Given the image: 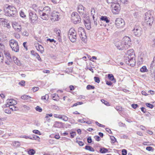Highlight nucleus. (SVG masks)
Listing matches in <instances>:
<instances>
[{
	"mask_svg": "<svg viewBox=\"0 0 155 155\" xmlns=\"http://www.w3.org/2000/svg\"><path fill=\"white\" fill-rule=\"evenodd\" d=\"M5 15L9 17H14L16 15L17 11L15 8L13 6H5L4 9Z\"/></svg>",
	"mask_w": 155,
	"mask_h": 155,
	"instance_id": "f257e3e1",
	"label": "nucleus"
},
{
	"mask_svg": "<svg viewBox=\"0 0 155 155\" xmlns=\"http://www.w3.org/2000/svg\"><path fill=\"white\" fill-rule=\"evenodd\" d=\"M51 10L49 7L47 6L44 8L42 10H40L39 15L41 18L44 20H47L48 17L51 15Z\"/></svg>",
	"mask_w": 155,
	"mask_h": 155,
	"instance_id": "f03ea898",
	"label": "nucleus"
},
{
	"mask_svg": "<svg viewBox=\"0 0 155 155\" xmlns=\"http://www.w3.org/2000/svg\"><path fill=\"white\" fill-rule=\"evenodd\" d=\"M144 17L146 24L149 26H151L153 22V18L150 13L149 12L146 13Z\"/></svg>",
	"mask_w": 155,
	"mask_h": 155,
	"instance_id": "7ed1b4c3",
	"label": "nucleus"
},
{
	"mask_svg": "<svg viewBox=\"0 0 155 155\" xmlns=\"http://www.w3.org/2000/svg\"><path fill=\"white\" fill-rule=\"evenodd\" d=\"M68 35L70 40L72 42L75 41L77 38L76 32L75 29L71 28L69 30Z\"/></svg>",
	"mask_w": 155,
	"mask_h": 155,
	"instance_id": "20e7f679",
	"label": "nucleus"
},
{
	"mask_svg": "<svg viewBox=\"0 0 155 155\" xmlns=\"http://www.w3.org/2000/svg\"><path fill=\"white\" fill-rule=\"evenodd\" d=\"M10 46L12 51L18 52L19 50V47L18 42L14 39H11L9 41Z\"/></svg>",
	"mask_w": 155,
	"mask_h": 155,
	"instance_id": "39448f33",
	"label": "nucleus"
},
{
	"mask_svg": "<svg viewBox=\"0 0 155 155\" xmlns=\"http://www.w3.org/2000/svg\"><path fill=\"white\" fill-rule=\"evenodd\" d=\"M131 57H126L124 60L125 63L128 65H130L131 66H134L136 64V61L135 60V56L132 54Z\"/></svg>",
	"mask_w": 155,
	"mask_h": 155,
	"instance_id": "423d86ee",
	"label": "nucleus"
},
{
	"mask_svg": "<svg viewBox=\"0 0 155 155\" xmlns=\"http://www.w3.org/2000/svg\"><path fill=\"white\" fill-rule=\"evenodd\" d=\"M71 19L73 23L74 24L79 23L81 21L80 16L77 13L75 12H74L72 13L71 15Z\"/></svg>",
	"mask_w": 155,
	"mask_h": 155,
	"instance_id": "0eeeda50",
	"label": "nucleus"
},
{
	"mask_svg": "<svg viewBox=\"0 0 155 155\" xmlns=\"http://www.w3.org/2000/svg\"><path fill=\"white\" fill-rule=\"evenodd\" d=\"M29 18L30 21L31 23H34L38 18V17L36 13L33 11H29Z\"/></svg>",
	"mask_w": 155,
	"mask_h": 155,
	"instance_id": "6e6552de",
	"label": "nucleus"
},
{
	"mask_svg": "<svg viewBox=\"0 0 155 155\" xmlns=\"http://www.w3.org/2000/svg\"><path fill=\"white\" fill-rule=\"evenodd\" d=\"M123 43L126 49L130 48L131 45L130 38L127 36H125L122 39Z\"/></svg>",
	"mask_w": 155,
	"mask_h": 155,
	"instance_id": "1a4fd4ad",
	"label": "nucleus"
},
{
	"mask_svg": "<svg viewBox=\"0 0 155 155\" xmlns=\"http://www.w3.org/2000/svg\"><path fill=\"white\" fill-rule=\"evenodd\" d=\"M125 24L124 20L121 18H117L115 20V25L118 28L123 27L125 25Z\"/></svg>",
	"mask_w": 155,
	"mask_h": 155,
	"instance_id": "9d476101",
	"label": "nucleus"
},
{
	"mask_svg": "<svg viewBox=\"0 0 155 155\" xmlns=\"http://www.w3.org/2000/svg\"><path fill=\"white\" fill-rule=\"evenodd\" d=\"M8 21V20L5 18H0V25L9 28H11V26Z\"/></svg>",
	"mask_w": 155,
	"mask_h": 155,
	"instance_id": "9b49d317",
	"label": "nucleus"
},
{
	"mask_svg": "<svg viewBox=\"0 0 155 155\" xmlns=\"http://www.w3.org/2000/svg\"><path fill=\"white\" fill-rule=\"evenodd\" d=\"M84 21L85 25L87 29L88 30L91 28V21L88 16L87 17H85L84 16Z\"/></svg>",
	"mask_w": 155,
	"mask_h": 155,
	"instance_id": "f8f14e48",
	"label": "nucleus"
},
{
	"mask_svg": "<svg viewBox=\"0 0 155 155\" xmlns=\"http://www.w3.org/2000/svg\"><path fill=\"white\" fill-rule=\"evenodd\" d=\"M141 28L139 26H135L133 31L136 36L139 37L142 34Z\"/></svg>",
	"mask_w": 155,
	"mask_h": 155,
	"instance_id": "ddd939ff",
	"label": "nucleus"
},
{
	"mask_svg": "<svg viewBox=\"0 0 155 155\" xmlns=\"http://www.w3.org/2000/svg\"><path fill=\"white\" fill-rule=\"evenodd\" d=\"M115 45L117 48L119 50L126 49L124 45V44L122 40L119 41L115 43Z\"/></svg>",
	"mask_w": 155,
	"mask_h": 155,
	"instance_id": "4468645a",
	"label": "nucleus"
},
{
	"mask_svg": "<svg viewBox=\"0 0 155 155\" xmlns=\"http://www.w3.org/2000/svg\"><path fill=\"white\" fill-rule=\"evenodd\" d=\"M78 11L80 15H84L85 12V8L82 5H79L77 8ZM85 16V15H84Z\"/></svg>",
	"mask_w": 155,
	"mask_h": 155,
	"instance_id": "2eb2a0df",
	"label": "nucleus"
},
{
	"mask_svg": "<svg viewBox=\"0 0 155 155\" xmlns=\"http://www.w3.org/2000/svg\"><path fill=\"white\" fill-rule=\"evenodd\" d=\"M78 33L82 41H85L86 39V36L85 35H84V37H82V33L84 34V29L81 27H79L78 28Z\"/></svg>",
	"mask_w": 155,
	"mask_h": 155,
	"instance_id": "dca6fc26",
	"label": "nucleus"
},
{
	"mask_svg": "<svg viewBox=\"0 0 155 155\" xmlns=\"http://www.w3.org/2000/svg\"><path fill=\"white\" fill-rule=\"evenodd\" d=\"M58 13L56 11H54L51 15V20L52 21H55L58 20Z\"/></svg>",
	"mask_w": 155,
	"mask_h": 155,
	"instance_id": "f3484780",
	"label": "nucleus"
},
{
	"mask_svg": "<svg viewBox=\"0 0 155 155\" xmlns=\"http://www.w3.org/2000/svg\"><path fill=\"white\" fill-rule=\"evenodd\" d=\"M150 68L152 74H155V56L154 57L153 60L151 63Z\"/></svg>",
	"mask_w": 155,
	"mask_h": 155,
	"instance_id": "a211bd4d",
	"label": "nucleus"
},
{
	"mask_svg": "<svg viewBox=\"0 0 155 155\" xmlns=\"http://www.w3.org/2000/svg\"><path fill=\"white\" fill-rule=\"evenodd\" d=\"M12 27L15 31L17 32H20L21 30V26L17 23H15L12 24Z\"/></svg>",
	"mask_w": 155,
	"mask_h": 155,
	"instance_id": "6ab92c4d",
	"label": "nucleus"
},
{
	"mask_svg": "<svg viewBox=\"0 0 155 155\" xmlns=\"http://www.w3.org/2000/svg\"><path fill=\"white\" fill-rule=\"evenodd\" d=\"M8 103H9V105H15L17 104V101L13 99H10L7 100Z\"/></svg>",
	"mask_w": 155,
	"mask_h": 155,
	"instance_id": "aec40b11",
	"label": "nucleus"
},
{
	"mask_svg": "<svg viewBox=\"0 0 155 155\" xmlns=\"http://www.w3.org/2000/svg\"><path fill=\"white\" fill-rule=\"evenodd\" d=\"M4 53L7 60H9V61H11L12 60L10 53L6 51H4Z\"/></svg>",
	"mask_w": 155,
	"mask_h": 155,
	"instance_id": "412c9836",
	"label": "nucleus"
},
{
	"mask_svg": "<svg viewBox=\"0 0 155 155\" xmlns=\"http://www.w3.org/2000/svg\"><path fill=\"white\" fill-rule=\"evenodd\" d=\"M62 123L60 122L56 121L55 122L54 126L55 127L60 128L62 126Z\"/></svg>",
	"mask_w": 155,
	"mask_h": 155,
	"instance_id": "4be33fe9",
	"label": "nucleus"
},
{
	"mask_svg": "<svg viewBox=\"0 0 155 155\" xmlns=\"http://www.w3.org/2000/svg\"><path fill=\"white\" fill-rule=\"evenodd\" d=\"M13 61L15 64L18 66H20L21 65V62L16 57L14 56L13 57Z\"/></svg>",
	"mask_w": 155,
	"mask_h": 155,
	"instance_id": "5701e85b",
	"label": "nucleus"
},
{
	"mask_svg": "<svg viewBox=\"0 0 155 155\" xmlns=\"http://www.w3.org/2000/svg\"><path fill=\"white\" fill-rule=\"evenodd\" d=\"M127 54L125 56V58H126V57H129V56L131 57V55H132V54H133L135 56V54L133 50H131L128 51H127Z\"/></svg>",
	"mask_w": 155,
	"mask_h": 155,
	"instance_id": "b1692460",
	"label": "nucleus"
},
{
	"mask_svg": "<svg viewBox=\"0 0 155 155\" xmlns=\"http://www.w3.org/2000/svg\"><path fill=\"white\" fill-rule=\"evenodd\" d=\"M100 19L101 20L105 21L106 23H109L110 21L108 20V18L106 16H101Z\"/></svg>",
	"mask_w": 155,
	"mask_h": 155,
	"instance_id": "393cba45",
	"label": "nucleus"
},
{
	"mask_svg": "<svg viewBox=\"0 0 155 155\" xmlns=\"http://www.w3.org/2000/svg\"><path fill=\"white\" fill-rule=\"evenodd\" d=\"M59 119H61L65 121H67L68 120V118L66 116L64 115H61L59 116Z\"/></svg>",
	"mask_w": 155,
	"mask_h": 155,
	"instance_id": "a878e982",
	"label": "nucleus"
},
{
	"mask_svg": "<svg viewBox=\"0 0 155 155\" xmlns=\"http://www.w3.org/2000/svg\"><path fill=\"white\" fill-rule=\"evenodd\" d=\"M9 108L11 109L12 111H16L18 110V108L17 107L15 106V105H9Z\"/></svg>",
	"mask_w": 155,
	"mask_h": 155,
	"instance_id": "bb28decb",
	"label": "nucleus"
},
{
	"mask_svg": "<svg viewBox=\"0 0 155 155\" xmlns=\"http://www.w3.org/2000/svg\"><path fill=\"white\" fill-rule=\"evenodd\" d=\"M108 150L107 149L104 147L101 148L100 149V152L101 153H105L107 152Z\"/></svg>",
	"mask_w": 155,
	"mask_h": 155,
	"instance_id": "cd10ccee",
	"label": "nucleus"
},
{
	"mask_svg": "<svg viewBox=\"0 0 155 155\" xmlns=\"http://www.w3.org/2000/svg\"><path fill=\"white\" fill-rule=\"evenodd\" d=\"M85 149L91 151L93 152L94 151V150L93 148L89 146H86L85 147Z\"/></svg>",
	"mask_w": 155,
	"mask_h": 155,
	"instance_id": "c85d7f7f",
	"label": "nucleus"
},
{
	"mask_svg": "<svg viewBox=\"0 0 155 155\" xmlns=\"http://www.w3.org/2000/svg\"><path fill=\"white\" fill-rule=\"evenodd\" d=\"M108 78L111 81L114 80V82H115V80L114 78V76L112 74H109L108 75Z\"/></svg>",
	"mask_w": 155,
	"mask_h": 155,
	"instance_id": "c756f323",
	"label": "nucleus"
},
{
	"mask_svg": "<svg viewBox=\"0 0 155 155\" xmlns=\"http://www.w3.org/2000/svg\"><path fill=\"white\" fill-rule=\"evenodd\" d=\"M119 6H117L115 5L114 7L113 10L116 11V12H118L120 10Z\"/></svg>",
	"mask_w": 155,
	"mask_h": 155,
	"instance_id": "7c9ffc66",
	"label": "nucleus"
},
{
	"mask_svg": "<svg viewBox=\"0 0 155 155\" xmlns=\"http://www.w3.org/2000/svg\"><path fill=\"white\" fill-rule=\"evenodd\" d=\"M35 153V152L33 149H30L28 151V153L30 155H33Z\"/></svg>",
	"mask_w": 155,
	"mask_h": 155,
	"instance_id": "2f4dec72",
	"label": "nucleus"
},
{
	"mask_svg": "<svg viewBox=\"0 0 155 155\" xmlns=\"http://www.w3.org/2000/svg\"><path fill=\"white\" fill-rule=\"evenodd\" d=\"M31 98V97L30 96H28V95H22L21 97V98L22 99H24V100L28 99H30Z\"/></svg>",
	"mask_w": 155,
	"mask_h": 155,
	"instance_id": "473e14b6",
	"label": "nucleus"
},
{
	"mask_svg": "<svg viewBox=\"0 0 155 155\" xmlns=\"http://www.w3.org/2000/svg\"><path fill=\"white\" fill-rule=\"evenodd\" d=\"M20 143L18 141H15L13 143V145L16 147H18L19 146Z\"/></svg>",
	"mask_w": 155,
	"mask_h": 155,
	"instance_id": "72a5a7b5",
	"label": "nucleus"
},
{
	"mask_svg": "<svg viewBox=\"0 0 155 155\" xmlns=\"http://www.w3.org/2000/svg\"><path fill=\"white\" fill-rule=\"evenodd\" d=\"M95 87L94 86L91 85H88L86 87V88L87 90L94 89Z\"/></svg>",
	"mask_w": 155,
	"mask_h": 155,
	"instance_id": "f704fd0d",
	"label": "nucleus"
},
{
	"mask_svg": "<svg viewBox=\"0 0 155 155\" xmlns=\"http://www.w3.org/2000/svg\"><path fill=\"white\" fill-rule=\"evenodd\" d=\"M147 70V69L146 68V67L145 66H143L140 69V71L141 72H144L146 71Z\"/></svg>",
	"mask_w": 155,
	"mask_h": 155,
	"instance_id": "c9c22d12",
	"label": "nucleus"
},
{
	"mask_svg": "<svg viewBox=\"0 0 155 155\" xmlns=\"http://www.w3.org/2000/svg\"><path fill=\"white\" fill-rule=\"evenodd\" d=\"M38 50L40 51L41 52H43L44 51V48L43 46L41 45H38Z\"/></svg>",
	"mask_w": 155,
	"mask_h": 155,
	"instance_id": "e433bc0d",
	"label": "nucleus"
},
{
	"mask_svg": "<svg viewBox=\"0 0 155 155\" xmlns=\"http://www.w3.org/2000/svg\"><path fill=\"white\" fill-rule=\"evenodd\" d=\"M54 31L56 33L57 35L61 37L60 35L61 33L60 30L56 29H55Z\"/></svg>",
	"mask_w": 155,
	"mask_h": 155,
	"instance_id": "4c0bfd02",
	"label": "nucleus"
},
{
	"mask_svg": "<svg viewBox=\"0 0 155 155\" xmlns=\"http://www.w3.org/2000/svg\"><path fill=\"white\" fill-rule=\"evenodd\" d=\"M49 98V96L48 94H46L45 96H43L41 97V99L44 100H48Z\"/></svg>",
	"mask_w": 155,
	"mask_h": 155,
	"instance_id": "58836bf2",
	"label": "nucleus"
},
{
	"mask_svg": "<svg viewBox=\"0 0 155 155\" xmlns=\"http://www.w3.org/2000/svg\"><path fill=\"white\" fill-rule=\"evenodd\" d=\"M52 97L54 100H56L57 97H58V95L56 94H53L52 95Z\"/></svg>",
	"mask_w": 155,
	"mask_h": 155,
	"instance_id": "ea45409f",
	"label": "nucleus"
},
{
	"mask_svg": "<svg viewBox=\"0 0 155 155\" xmlns=\"http://www.w3.org/2000/svg\"><path fill=\"white\" fill-rule=\"evenodd\" d=\"M83 104V103L82 102H78L74 104L73 105L71 106V107H74L78 105H81V104Z\"/></svg>",
	"mask_w": 155,
	"mask_h": 155,
	"instance_id": "a19ab883",
	"label": "nucleus"
},
{
	"mask_svg": "<svg viewBox=\"0 0 155 155\" xmlns=\"http://www.w3.org/2000/svg\"><path fill=\"white\" fill-rule=\"evenodd\" d=\"M36 110L39 112H41L42 111V109L39 106H37L35 108Z\"/></svg>",
	"mask_w": 155,
	"mask_h": 155,
	"instance_id": "79ce46f5",
	"label": "nucleus"
},
{
	"mask_svg": "<svg viewBox=\"0 0 155 155\" xmlns=\"http://www.w3.org/2000/svg\"><path fill=\"white\" fill-rule=\"evenodd\" d=\"M22 35L24 36H28L29 35V33L27 31H25L22 32Z\"/></svg>",
	"mask_w": 155,
	"mask_h": 155,
	"instance_id": "37998d69",
	"label": "nucleus"
},
{
	"mask_svg": "<svg viewBox=\"0 0 155 155\" xmlns=\"http://www.w3.org/2000/svg\"><path fill=\"white\" fill-rule=\"evenodd\" d=\"M146 105L148 107L151 109H152L153 107V105L150 103H147L146 104Z\"/></svg>",
	"mask_w": 155,
	"mask_h": 155,
	"instance_id": "c03bdc74",
	"label": "nucleus"
},
{
	"mask_svg": "<svg viewBox=\"0 0 155 155\" xmlns=\"http://www.w3.org/2000/svg\"><path fill=\"white\" fill-rule=\"evenodd\" d=\"M4 111L5 113H6L8 114H10L11 113V111L10 110V109H5Z\"/></svg>",
	"mask_w": 155,
	"mask_h": 155,
	"instance_id": "a18cd8bd",
	"label": "nucleus"
},
{
	"mask_svg": "<svg viewBox=\"0 0 155 155\" xmlns=\"http://www.w3.org/2000/svg\"><path fill=\"white\" fill-rule=\"evenodd\" d=\"M101 101L103 103H104L105 105L107 106L109 105V103L107 101L104 99H101Z\"/></svg>",
	"mask_w": 155,
	"mask_h": 155,
	"instance_id": "49530a36",
	"label": "nucleus"
},
{
	"mask_svg": "<svg viewBox=\"0 0 155 155\" xmlns=\"http://www.w3.org/2000/svg\"><path fill=\"white\" fill-rule=\"evenodd\" d=\"M4 58L3 55L2 53H0V62H2Z\"/></svg>",
	"mask_w": 155,
	"mask_h": 155,
	"instance_id": "de8ad7c7",
	"label": "nucleus"
},
{
	"mask_svg": "<svg viewBox=\"0 0 155 155\" xmlns=\"http://www.w3.org/2000/svg\"><path fill=\"white\" fill-rule=\"evenodd\" d=\"M76 143H78V144L81 146H82L84 145V143L81 141L77 140Z\"/></svg>",
	"mask_w": 155,
	"mask_h": 155,
	"instance_id": "09e8293b",
	"label": "nucleus"
},
{
	"mask_svg": "<svg viewBox=\"0 0 155 155\" xmlns=\"http://www.w3.org/2000/svg\"><path fill=\"white\" fill-rule=\"evenodd\" d=\"M33 133H34L36 134H39L40 135H41V134L40 133V132L39 130H34L33 131Z\"/></svg>",
	"mask_w": 155,
	"mask_h": 155,
	"instance_id": "8fccbe9b",
	"label": "nucleus"
},
{
	"mask_svg": "<svg viewBox=\"0 0 155 155\" xmlns=\"http://www.w3.org/2000/svg\"><path fill=\"white\" fill-rule=\"evenodd\" d=\"M147 150L148 151H153V148L151 147H147L146 148Z\"/></svg>",
	"mask_w": 155,
	"mask_h": 155,
	"instance_id": "3c124183",
	"label": "nucleus"
},
{
	"mask_svg": "<svg viewBox=\"0 0 155 155\" xmlns=\"http://www.w3.org/2000/svg\"><path fill=\"white\" fill-rule=\"evenodd\" d=\"M20 16L22 18H24L26 16V15L22 11H21L20 12Z\"/></svg>",
	"mask_w": 155,
	"mask_h": 155,
	"instance_id": "603ef678",
	"label": "nucleus"
},
{
	"mask_svg": "<svg viewBox=\"0 0 155 155\" xmlns=\"http://www.w3.org/2000/svg\"><path fill=\"white\" fill-rule=\"evenodd\" d=\"M110 138L111 140L114 143L116 141V139L113 136H110Z\"/></svg>",
	"mask_w": 155,
	"mask_h": 155,
	"instance_id": "864d4df0",
	"label": "nucleus"
},
{
	"mask_svg": "<svg viewBox=\"0 0 155 155\" xmlns=\"http://www.w3.org/2000/svg\"><path fill=\"white\" fill-rule=\"evenodd\" d=\"M36 58H37V59L39 61H42V60L41 59V58L40 57V56L38 54H36V56H35Z\"/></svg>",
	"mask_w": 155,
	"mask_h": 155,
	"instance_id": "5fc2aeb1",
	"label": "nucleus"
},
{
	"mask_svg": "<svg viewBox=\"0 0 155 155\" xmlns=\"http://www.w3.org/2000/svg\"><path fill=\"white\" fill-rule=\"evenodd\" d=\"M94 79L95 80V81L98 83H99L100 82V79L98 77H94Z\"/></svg>",
	"mask_w": 155,
	"mask_h": 155,
	"instance_id": "6e6d98bb",
	"label": "nucleus"
},
{
	"mask_svg": "<svg viewBox=\"0 0 155 155\" xmlns=\"http://www.w3.org/2000/svg\"><path fill=\"white\" fill-rule=\"evenodd\" d=\"M122 154L123 155H126L127 154V150L125 149H123L122 151Z\"/></svg>",
	"mask_w": 155,
	"mask_h": 155,
	"instance_id": "4d7b16f0",
	"label": "nucleus"
},
{
	"mask_svg": "<svg viewBox=\"0 0 155 155\" xmlns=\"http://www.w3.org/2000/svg\"><path fill=\"white\" fill-rule=\"evenodd\" d=\"M94 138H95V140L97 141H99L101 140L100 137L98 136H95L94 137Z\"/></svg>",
	"mask_w": 155,
	"mask_h": 155,
	"instance_id": "13d9d810",
	"label": "nucleus"
},
{
	"mask_svg": "<svg viewBox=\"0 0 155 155\" xmlns=\"http://www.w3.org/2000/svg\"><path fill=\"white\" fill-rule=\"evenodd\" d=\"M95 123H96V124L99 127H104L105 126L104 125L102 124H99L98 122H97V121Z\"/></svg>",
	"mask_w": 155,
	"mask_h": 155,
	"instance_id": "bf43d9fd",
	"label": "nucleus"
},
{
	"mask_svg": "<svg viewBox=\"0 0 155 155\" xmlns=\"http://www.w3.org/2000/svg\"><path fill=\"white\" fill-rule=\"evenodd\" d=\"M32 89L34 92H35L38 90L39 88L38 87H33Z\"/></svg>",
	"mask_w": 155,
	"mask_h": 155,
	"instance_id": "052dcab7",
	"label": "nucleus"
},
{
	"mask_svg": "<svg viewBox=\"0 0 155 155\" xmlns=\"http://www.w3.org/2000/svg\"><path fill=\"white\" fill-rule=\"evenodd\" d=\"M23 107L25 108V109L26 110H29L30 109V107L26 105H24L23 106Z\"/></svg>",
	"mask_w": 155,
	"mask_h": 155,
	"instance_id": "680f3d73",
	"label": "nucleus"
},
{
	"mask_svg": "<svg viewBox=\"0 0 155 155\" xmlns=\"http://www.w3.org/2000/svg\"><path fill=\"white\" fill-rule=\"evenodd\" d=\"M47 41H49L51 42H56L54 40V39H51L50 38H48L47 39Z\"/></svg>",
	"mask_w": 155,
	"mask_h": 155,
	"instance_id": "e2e57ef3",
	"label": "nucleus"
},
{
	"mask_svg": "<svg viewBox=\"0 0 155 155\" xmlns=\"http://www.w3.org/2000/svg\"><path fill=\"white\" fill-rule=\"evenodd\" d=\"M87 142L89 143H91L92 142V140L91 138V137H88L87 139Z\"/></svg>",
	"mask_w": 155,
	"mask_h": 155,
	"instance_id": "0e129e2a",
	"label": "nucleus"
},
{
	"mask_svg": "<svg viewBox=\"0 0 155 155\" xmlns=\"http://www.w3.org/2000/svg\"><path fill=\"white\" fill-rule=\"evenodd\" d=\"M138 106L136 104H133L131 105V107L134 109H136Z\"/></svg>",
	"mask_w": 155,
	"mask_h": 155,
	"instance_id": "69168bd1",
	"label": "nucleus"
},
{
	"mask_svg": "<svg viewBox=\"0 0 155 155\" xmlns=\"http://www.w3.org/2000/svg\"><path fill=\"white\" fill-rule=\"evenodd\" d=\"M25 82L24 81H22L19 83V84L21 86H24L25 85Z\"/></svg>",
	"mask_w": 155,
	"mask_h": 155,
	"instance_id": "338daca9",
	"label": "nucleus"
},
{
	"mask_svg": "<svg viewBox=\"0 0 155 155\" xmlns=\"http://www.w3.org/2000/svg\"><path fill=\"white\" fill-rule=\"evenodd\" d=\"M71 138L74 137V136L76 134V133L75 132H72V133H71Z\"/></svg>",
	"mask_w": 155,
	"mask_h": 155,
	"instance_id": "774afa93",
	"label": "nucleus"
}]
</instances>
